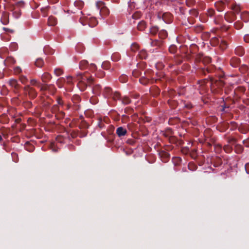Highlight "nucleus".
<instances>
[{
	"label": "nucleus",
	"instance_id": "obj_4",
	"mask_svg": "<svg viewBox=\"0 0 249 249\" xmlns=\"http://www.w3.org/2000/svg\"><path fill=\"white\" fill-rule=\"evenodd\" d=\"M8 84L11 87V90L16 95H17V99H18L20 96V90L21 86L18 84V81L13 78L10 79L8 82Z\"/></svg>",
	"mask_w": 249,
	"mask_h": 249
},
{
	"label": "nucleus",
	"instance_id": "obj_54",
	"mask_svg": "<svg viewBox=\"0 0 249 249\" xmlns=\"http://www.w3.org/2000/svg\"><path fill=\"white\" fill-rule=\"evenodd\" d=\"M211 62V58L209 56H204L202 59V63L204 64H209Z\"/></svg>",
	"mask_w": 249,
	"mask_h": 249
},
{
	"label": "nucleus",
	"instance_id": "obj_64",
	"mask_svg": "<svg viewBox=\"0 0 249 249\" xmlns=\"http://www.w3.org/2000/svg\"><path fill=\"white\" fill-rule=\"evenodd\" d=\"M230 124L231 125V130L233 131L236 128V127L237 126V124L236 123H235V122L232 121L230 123Z\"/></svg>",
	"mask_w": 249,
	"mask_h": 249
},
{
	"label": "nucleus",
	"instance_id": "obj_26",
	"mask_svg": "<svg viewBox=\"0 0 249 249\" xmlns=\"http://www.w3.org/2000/svg\"><path fill=\"white\" fill-rule=\"evenodd\" d=\"M57 23V19L53 17L50 16L48 18V24L49 26H55Z\"/></svg>",
	"mask_w": 249,
	"mask_h": 249
},
{
	"label": "nucleus",
	"instance_id": "obj_10",
	"mask_svg": "<svg viewBox=\"0 0 249 249\" xmlns=\"http://www.w3.org/2000/svg\"><path fill=\"white\" fill-rule=\"evenodd\" d=\"M24 5V2L22 1H19L17 2L16 5L14 6L12 11H13V16L16 18H18L20 16V10L19 9L18 7L22 6Z\"/></svg>",
	"mask_w": 249,
	"mask_h": 249
},
{
	"label": "nucleus",
	"instance_id": "obj_22",
	"mask_svg": "<svg viewBox=\"0 0 249 249\" xmlns=\"http://www.w3.org/2000/svg\"><path fill=\"white\" fill-rule=\"evenodd\" d=\"M199 8V7L197 6V7H196V8H193L191 9L189 11V15L191 17H195V18L197 17L199 15V11H198Z\"/></svg>",
	"mask_w": 249,
	"mask_h": 249
},
{
	"label": "nucleus",
	"instance_id": "obj_1",
	"mask_svg": "<svg viewBox=\"0 0 249 249\" xmlns=\"http://www.w3.org/2000/svg\"><path fill=\"white\" fill-rule=\"evenodd\" d=\"M74 78L78 81L77 86L82 91L86 90L88 85L90 86L94 83V78L91 76L89 75L87 72L83 73L77 72Z\"/></svg>",
	"mask_w": 249,
	"mask_h": 249
},
{
	"label": "nucleus",
	"instance_id": "obj_24",
	"mask_svg": "<svg viewBox=\"0 0 249 249\" xmlns=\"http://www.w3.org/2000/svg\"><path fill=\"white\" fill-rule=\"evenodd\" d=\"M9 122V118L5 113L0 115V123L3 124H8Z\"/></svg>",
	"mask_w": 249,
	"mask_h": 249
},
{
	"label": "nucleus",
	"instance_id": "obj_2",
	"mask_svg": "<svg viewBox=\"0 0 249 249\" xmlns=\"http://www.w3.org/2000/svg\"><path fill=\"white\" fill-rule=\"evenodd\" d=\"M230 8L232 11L226 12L224 15V18L228 22L232 23L236 19V15L240 13L242 8L239 4L232 2L230 5Z\"/></svg>",
	"mask_w": 249,
	"mask_h": 249
},
{
	"label": "nucleus",
	"instance_id": "obj_40",
	"mask_svg": "<svg viewBox=\"0 0 249 249\" xmlns=\"http://www.w3.org/2000/svg\"><path fill=\"white\" fill-rule=\"evenodd\" d=\"M35 64L36 67L38 68H41L44 65V62L43 59L38 58L36 59Z\"/></svg>",
	"mask_w": 249,
	"mask_h": 249
},
{
	"label": "nucleus",
	"instance_id": "obj_14",
	"mask_svg": "<svg viewBox=\"0 0 249 249\" xmlns=\"http://www.w3.org/2000/svg\"><path fill=\"white\" fill-rule=\"evenodd\" d=\"M116 133L119 137H122L126 134L127 130L123 127L120 126L117 128Z\"/></svg>",
	"mask_w": 249,
	"mask_h": 249
},
{
	"label": "nucleus",
	"instance_id": "obj_42",
	"mask_svg": "<svg viewBox=\"0 0 249 249\" xmlns=\"http://www.w3.org/2000/svg\"><path fill=\"white\" fill-rule=\"evenodd\" d=\"M233 25L234 27L236 30H240L242 29L244 25L243 22L239 20H238L237 21L235 22Z\"/></svg>",
	"mask_w": 249,
	"mask_h": 249
},
{
	"label": "nucleus",
	"instance_id": "obj_48",
	"mask_svg": "<svg viewBox=\"0 0 249 249\" xmlns=\"http://www.w3.org/2000/svg\"><path fill=\"white\" fill-rule=\"evenodd\" d=\"M153 71H152L151 70H149V69L145 71L144 73V75L146 77H148L149 80L150 79L153 78Z\"/></svg>",
	"mask_w": 249,
	"mask_h": 249
},
{
	"label": "nucleus",
	"instance_id": "obj_36",
	"mask_svg": "<svg viewBox=\"0 0 249 249\" xmlns=\"http://www.w3.org/2000/svg\"><path fill=\"white\" fill-rule=\"evenodd\" d=\"M121 94L118 91L113 92L112 94V96H111L110 99H113L114 101H116L117 100H121Z\"/></svg>",
	"mask_w": 249,
	"mask_h": 249
},
{
	"label": "nucleus",
	"instance_id": "obj_47",
	"mask_svg": "<svg viewBox=\"0 0 249 249\" xmlns=\"http://www.w3.org/2000/svg\"><path fill=\"white\" fill-rule=\"evenodd\" d=\"M123 104L124 105H128L130 103L131 100L127 96H124L120 100Z\"/></svg>",
	"mask_w": 249,
	"mask_h": 249
},
{
	"label": "nucleus",
	"instance_id": "obj_58",
	"mask_svg": "<svg viewBox=\"0 0 249 249\" xmlns=\"http://www.w3.org/2000/svg\"><path fill=\"white\" fill-rule=\"evenodd\" d=\"M110 66V63L108 61H105L102 63V67L104 69H108Z\"/></svg>",
	"mask_w": 249,
	"mask_h": 249
},
{
	"label": "nucleus",
	"instance_id": "obj_46",
	"mask_svg": "<svg viewBox=\"0 0 249 249\" xmlns=\"http://www.w3.org/2000/svg\"><path fill=\"white\" fill-rule=\"evenodd\" d=\"M71 101L73 104H78L81 101V98L78 95H74L71 98Z\"/></svg>",
	"mask_w": 249,
	"mask_h": 249
},
{
	"label": "nucleus",
	"instance_id": "obj_38",
	"mask_svg": "<svg viewBox=\"0 0 249 249\" xmlns=\"http://www.w3.org/2000/svg\"><path fill=\"white\" fill-rule=\"evenodd\" d=\"M167 36L168 34L166 30H161L160 31H159V36L160 39H164L167 37Z\"/></svg>",
	"mask_w": 249,
	"mask_h": 249
},
{
	"label": "nucleus",
	"instance_id": "obj_63",
	"mask_svg": "<svg viewBox=\"0 0 249 249\" xmlns=\"http://www.w3.org/2000/svg\"><path fill=\"white\" fill-rule=\"evenodd\" d=\"M139 49V46L136 43H133L131 46V50L133 52H135Z\"/></svg>",
	"mask_w": 249,
	"mask_h": 249
},
{
	"label": "nucleus",
	"instance_id": "obj_51",
	"mask_svg": "<svg viewBox=\"0 0 249 249\" xmlns=\"http://www.w3.org/2000/svg\"><path fill=\"white\" fill-rule=\"evenodd\" d=\"M142 74V71L139 69H135L132 71V75L134 77H138Z\"/></svg>",
	"mask_w": 249,
	"mask_h": 249
},
{
	"label": "nucleus",
	"instance_id": "obj_27",
	"mask_svg": "<svg viewBox=\"0 0 249 249\" xmlns=\"http://www.w3.org/2000/svg\"><path fill=\"white\" fill-rule=\"evenodd\" d=\"M146 27V23L144 20H142L139 22L137 25V29L138 30L142 31Z\"/></svg>",
	"mask_w": 249,
	"mask_h": 249
},
{
	"label": "nucleus",
	"instance_id": "obj_21",
	"mask_svg": "<svg viewBox=\"0 0 249 249\" xmlns=\"http://www.w3.org/2000/svg\"><path fill=\"white\" fill-rule=\"evenodd\" d=\"M66 81V80L65 78L61 77V78H59L56 81V84L57 86L59 88H62L63 87H64L66 88V87H65Z\"/></svg>",
	"mask_w": 249,
	"mask_h": 249
},
{
	"label": "nucleus",
	"instance_id": "obj_6",
	"mask_svg": "<svg viewBox=\"0 0 249 249\" xmlns=\"http://www.w3.org/2000/svg\"><path fill=\"white\" fill-rule=\"evenodd\" d=\"M185 3L188 7H193L196 5L201 10H204L205 7V3L202 1H196V0H185Z\"/></svg>",
	"mask_w": 249,
	"mask_h": 249
},
{
	"label": "nucleus",
	"instance_id": "obj_33",
	"mask_svg": "<svg viewBox=\"0 0 249 249\" xmlns=\"http://www.w3.org/2000/svg\"><path fill=\"white\" fill-rule=\"evenodd\" d=\"M180 122V119L177 117L170 118L169 119L168 123L170 125H175Z\"/></svg>",
	"mask_w": 249,
	"mask_h": 249
},
{
	"label": "nucleus",
	"instance_id": "obj_62",
	"mask_svg": "<svg viewBox=\"0 0 249 249\" xmlns=\"http://www.w3.org/2000/svg\"><path fill=\"white\" fill-rule=\"evenodd\" d=\"M56 141L58 143H64V138L62 136H58L56 138Z\"/></svg>",
	"mask_w": 249,
	"mask_h": 249
},
{
	"label": "nucleus",
	"instance_id": "obj_30",
	"mask_svg": "<svg viewBox=\"0 0 249 249\" xmlns=\"http://www.w3.org/2000/svg\"><path fill=\"white\" fill-rule=\"evenodd\" d=\"M16 62L15 59L11 56L7 57L5 59L4 63L5 65L9 66L14 64Z\"/></svg>",
	"mask_w": 249,
	"mask_h": 249
},
{
	"label": "nucleus",
	"instance_id": "obj_56",
	"mask_svg": "<svg viewBox=\"0 0 249 249\" xmlns=\"http://www.w3.org/2000/svg\"><path fill=\"white\" fill-rule=\"evenodd\" d=\"M223 149L226 153H230L232 151V148L231 146L227 144V145H224V146L223 147Z\"/></svg>",
	"mask_w": 249,
	"mask_h": 249
},
{
	"label": "nucleus",
	"instance_id": "obj_13",
	"mask_svg": "<svg viewBox=\"0 0 249 249\" xmlns=\"http://www.w3.org/2000/svg\"><path fill=\"white\" fill-rule=\"evenodd\" d=\"M52 76L50 73L47 72L43 73L41 76V79L43 82L48 83L51 80Z\"/></svg>",
	"mask_w": 249,
	"mask_h": 249
},
{
	"label": "nucleus",
	"instance_id": "obj_61",
	"mask_svg": "<svg viewBox=\"0 0 249 249\" xmlns=\"http://www.w3.org/2000/svg\"><path fill=\"white\" fill-rule=\"evenodd\" d=\"M30 83L32 86H36L39 87L40 83L38 82L36 79H33L30 80Z\"/></svg>",
	"mask_w": 249,
	"mask_h": 249
},
{
	"label": "nucleus",
	"instance_id": "obj_15",
	"mask_svg": "<svg viewBox=\"0 0 249 249\" xmlns=\"http://www.w3.org/2000/svg\"><path fill=\"white\" fill-rule=\"evenodd\" d=\"M113 92V91L110 88L105 87L103 94L105 98H110Z\"/></svg>",
	"mask_w": 249,
	"mask_h": 249
},
{
	"label": "nucleus",
	"instance_id": "obj_34",
	"mask_svg": "<svg viewBox=\"0 0 249 249\" xmlns=\"http://www.w3.org/2000/svg\"><path fill=\"white\" fill-rule=\"evenodd\" d=\"M159 31V28L157 26H152L149 29V33L153 36L156 35Z\"/></svg>",
	"mask_w": 249,
	"mask_h": 249
},
{
	"label": "nucleus",
	"instance_id": "obj_19",
	"mask_svg": "<svg viewBox=\"0 0 249 249\" xmlns=\"http://www.w3.org/2000/svg\"><path fill=\"white\" fill-rule=\"evenodd\" d=\"M92 93L96 95H99L101 92V87L99 84H95L92 88Z\"/></svg>",
	"mask_w": 249,
	"mask_h": 249
},
{
	"label": "nucleus",
	"instance_id": "obj_39",
	"mask_svg": "<svg viewBox=\"0 0 249 249\" xmlns=\"http://www.w3.org/2000/svg\"><path fill=\"white\" fill-rule=\"evenodd\" d=\"M149 80H150L149 79L148 77H146L145 75L142 76L139 79L140 82L142 84L144 85L147 84L148 83Z\"/></svg>",
	"mask_w": 249,
	"mask_h": 249
},
{
	"label": "nucleus",
	"instance_id": "obj_35",
	"mask_svg": "<svg viewBox=\"0 0 249 249\" xmlns=\"http://www.w3.org/2000/svg\"><path fill=\"white\" fill-rule=\"evenodd\" d=\"M173 135V131L171 128H168L163 132V135L166 138H170Z\"/></svg>",
	"mask_w": 249,
	"mask_h": 249
},
{
	"label": "nucleus",
	"instance_id": "obj_44",
	"mask_svg": "<svg viewBox=\"0 0 249 249\" xmlns=\"http://www.w3.org/2000/svg\"><path fill=\"white\" fill-rule=\"evenodd\" d=\"M74 5L77 7L78 9H81L84 6V2L80 0H76L74 2Z\"/></svg>",
	"mask_w": 249,
	"mask_h": 249
},
{
	"label": "nucleus",
	"instance_id": "obj_12",
	"mask_svg": "<svg viewBox=\"0 0 249 249\" xmlns=\"http://www.w3.org/2000/svg\"><path fill=\"white\" fill-rule=\"evenodd\" d=\"M73 77L71 76L67 77L66 84L68 87H66V89L68 91H71L72 90V86H73V83L72 81Z\"/></svg>",
	"mask_w": 249,
	"mask_h": 249
},
{
	"label": "nucleus",
	"instance_id": "obj_32",
	"mask_svg": "<svg viewBox=\"0 0 249 249\" xmlns=\"http://www.w3.org/2000/svg\"><path fill=\"white\" fill-rule=\"evenodd\" d=\"M148 53L145 50H142L140 51L139 53V54H138V56H139V57L142 59H146Z\"/></svg>",
	"mask_w": 249,
	"mask_h": 249
},
{
	"label": "nucleus",
	"instance_id": "obj_23",
	"mask_svg": "<svg viewBox=\"0 0 249 249\" xmlns=\"http://www.w3.org/2000/svg\"><path fill=\"white\" fill-rule=\"evenodd\" d=\"M163 42L161 40L157 39L152 40L151 42V46L152 47H157V48H160L163 44Z\"/></svg>",
	"mask_w": 249,
	"mask_h": 249
},
{
	"label": "nucleus",
	"instance_id": "obj_20",
	"mask_svg": "<svg viewBox=\"0 0 249 249\" xmlns=\"http://www.w3.org/2000/svg\"><path fill=\"white\" fill-rule=\"evenodd\" d=\"M240 19L244 22H248L249 21V12L244 11L240 14Z\"/></svg>",
	"mask_w": 249,
	"mask_h": 249
},
{
	"label": "nucleus",
	"instance_id": "obj_37",
	"mask_svg": "<svg viewBox=\"0 0 249 249\" xmlns=\"http://www.w3.org/2000/svg\"><path fill=\"white\" fill-rule=\"evenodd\" d=\"M213 166L214 167H218L222 163V160L221 158L216 157L213 160Z\"/></svg>",
	"mask_w": 249,
	"mask_h": 249
},
{
	"label": "nucleus",
	"instance_id": "obj_52",
	"mask_svg": "<svg viewBox=\"0 0 249 249\" xmlns=\"http://www.w3.org/2000/svg\"><path fill=\"white\" fill-rule=\"evenodd\" d=\"M63 73V71L60 68H56L54 70V73L57 76H59Z\"/></svg>",
	"mask_w": 249,
	"mask_h": 249
},
{
	"label": "nucleus",
	"instance_id": "obj_50",
	"mask_svg": "<svg viewBox=\"0 0 249 249\" xmlns=\"http://www.w3.org/2000/svg\"><path fill=\"white\" fill-rule=\"evenodd\" d=\"M215 14V11L213 8H209L208 9L206 13V15L207 16L210 17H213Z\"/></svg>",
	"mask_w": 249,
	"mask_h": 249
},
{
	"label": "nucleus",
	"instance_id": "obj_55",
	"mask_svg": "<svg viewBox=\"0 0 249 249\" xmlns=\"http://www.w3.org/2000/svg\"><path fill=\"white\" fill-rule=\"evenodd\" d=\"M142 16V14L140 12H139V11H137V12H135L132 16V18H133V19H138L139 18H141Z\"/></svg>",
	"mask_w": 249,
	"mask_h": 249
},
{
	"label": "nucleus",
	"instance_id": "obj_17",
	"mask_svg": "<svg viewBox=\"0 0 249 249\" xmlns=\"http://www.w3.org/2000/svg\"><path fill=\"white\" fill-rule=\"evenodd\" d=\"M0 21L3 25H7L9 22V14L6 12H3Z\"/></svg>",
	"mask_w": 249,
	"mask_h": 249
},
{
	"label": "nucleus",
	"instance_id": "obj_49",
	"mask_svg": "<svg viewBox=\"0 0 249 249\" xmlns=\"http://www.w3.org/2000/svg\"><path fill=\"white\" fill-rule=\"evenodd\" d=\"M219 45L220 49L222 50H225L228 47L227 43L224 40H221Z\"/></svg>",
	"mask_w": 249,
	"mask_h": 249
},
{
	"label": "nucleus",
	"instance_id": "obj_41",
	"mask_svg": "<svg viewBox=\"0 0 249 249\" xmlns=\"http://www.w3.org/2000/svg\"><path fill=\"white\" fill-rule=\"evenodd\" d=\"M244 150L243 147L239 144H237L235 145L234 151L235 153L237 154L241 153Z\"/></svg>",
	"mask_w": 249,
	"mask_h": 249
},
{
	"label": "nucleus",
	"instance_id": "obj_25",
	"mask_svg": "<svg viewBox=\"0 0 249 249\" xmlns=\"http://www.w3.org/2000/svg\"><path fill=\"white\" fill-rule=\"evenodd\" d=\"M229 125L230 124L228 123L222 122L219 124L218 126L220 131L224 132L228 129Z\"/></svg>",
	"mask_w": 249,
	"mask_h": 249
},
{
	"label": "nucleus",
	"instance_id": "obj_16",
	"mask_svg": "<svg viewBox=\"0 0 249 249\" xmlns=\"http://www.w3.org/2000/svg\"><path fill=\"white\" fill-rule=\"evenodd\" d=\"M245 49L241 46H238L234 50V53L236 55L239 56H242L245 54Z\"/></svg>",
	"mask_w": 249,
	"mask_h": 249
},
{
	"label": "nucleus",
	"instance_id": "obj_31",
	"mask_svg": "<svg viewBox=\"0 0 249 249\" xmlns=\"http://www.w3.org/2000/svg\"><path fill=\"white\" fill-rule=\"evenodd\" d=\"M220 41L219 39L215 36L212 37L210 40V44L212 46H216L219 44Z\"/></svg>",
	"mask_w": 249,
	"mask_h": 249
},
{
	"label": "nucleus",
	"instance_id": "obj_5",
	"mask_svg": "<svg viewBox=\"0 0 249 249\" xmlns=\"http://www.w3.org/2000/svg\"><path fill=\"white\" fill-rule=\"evenodd\" d=\"M24 94L25 96H28L30 99H35L37 95V92L33 87L30 85H26L23 87Z\"/></svg>",
	"mask_w": 249,
	"mask_h": 249
},
{
	"label": "nucleus",
	"instance_id": "obj_18",
	"mask_svg": "<svg viewBox=\"0 0 249 249\" xmlns=\"http://www.w3.org/2000/svg\"><path fill=\"white\" fill-rule=\"evenodd\" d=\"M211 70L209 68H197L196 70V72L197 74H202L203 75H206L207 73H210L211 72Z\"/></svg>",
	"mask_w": 249,
	"mask_h": 249
},
{
	"label": "nucleus",
	"instance_id": "obj_9",
	"mask_svg": "<svg viewBox=\"0 0 249 249\" xmlns=\"http://www.w3.org/2000/svg\"><path fill=\"white\" fill-rule=\"evenodd\" d=\"M96 6L98 9H100V14L104 16H107L109 14V10L106 6V4L102 1H99L96 3Z\"/></svg>",
	"mask_w": 249,
	"mask_h": 249
},
{
	"label": "nucleus",
	"instance_id": "obj_8",
	"mask_svg": "<svg viewBox=\"0 0 249 249\" xmlns=\"http://www.w3.org/2000/svg\"><path fill=\"white\" fill-rule=\"evenodd\" d=\"M231 4L228 0H220L215 2L214 6L218 12H221L224 10L226 5L230 7Z\"/></svg>",
	"mask_w": 249,
	"mask_h": 249
},
{
	"label": "nucleus",
	"instance_id": "obj_43",
	"mask_svg": "<svg viewBox=\"0 0 249 249\" xmlns=\"http://www.w3.org/2000/svg\"><path fill=\"white\" fill-rule=\"evenodd\" d=\"M151 92L154 96H156L160 94V89L157 87H154L151 90Z\"/></svg>",
	"mask_w": 249,
	"mask_h": 249
},
{
	"label": "nucleus",
	"instance_id": "obj_57",
	"mask_svg": "<svg viewBox=\"0 0 249 249\" xmlns=\"http://www.w3.org/2000/svg\"><path fill=\"white\" fill-rule=\"evenodd\" d=\"M203 55L200 53L197 54L195 58V61L196 62H202Z\"/></svg>",
	"mask_w": 249,
	"mask_h": 249
},
{
	"label": "nucleus",
	"instance_id": "obj_60",
	"mask_svg": "<svg viewBox=\"0 0 249 249\" xmlns=\"http://www.w3.org/2000/svg\"><path fill=\"white\" fill-rule=\"evenodd\" d=\"M19 80L22 84H26L28 81V79L26 76L21 75L19 77Z\"/></svg>",
	"mask_w": 249,
	"mask_h": 249
},
{
	"label": "nucleus",
	"instance_id": "obj_45",
	"mask_svg": "<svg viewBox=\"0 0 249 249\" xmlns=\"http://www.w3.org/2000/svg\"><path fill=\"white\" fill-rule=\"evenodd\" d=\"M88 66V62L87 60H83L80 61L79 63V68L81 70H84Z\"/></svg>",
	"mask_w": 249,
	"mask_h": 249
},
{
	"label": "nucleus",
	"instance_id": "obj_3",
	"mask_svg": "<svg viewBox=\"0 0 249 249\" xmlns=\"http://www.w3.org/2000/svg\"><path fill=\"white\" fill-rule=\"evenodd\" d=\"M211 82V89L214 93H217L219 92L220 89L224 86V82L219 79H215L213 77H210Z\"/></svg>",
	"mask_w": 249,
	"mask_h": 249
},
{
	"label": "nucleus",
	"instance_id": "obj_53",
	"mask_svg": "<svg viewBox=\"0 0 249 249\" xmlns=\"http://www.w3.org/2000/svg\"><path fill=\"white\" fill-rule=\"evenodd\" d=\"M120 55L118 53H114L111 56V59L114 61H117L120 59Z\"/></svg>",
	"mask_w": 249,
	"mask_h": 249
},
{
	"label": "nucleus",
	"instance_id": "obj_7",
	"mask_svg": "<svg viewBox=\"0 0 249 249\" xmlns=\"http://www.w3.org/2000/svg\"><path fill=\"white\" fill-rule=\"evenodd\" d=\"M79 21L83 25L88 24L91 27H95L98 24V21L95 18H80Z\"/></svg>",
	"mask_w": 249,
	"mask_h": 249
},
{
	"label": "nucleus",
	"instance_id": "obj_29",
	"mask_svg": "<svg viewBox=\"0 0 249 249\" xmlns=\"http://www.w3.org/2000/svg\"><path fill=\"white\" fill-rule=\"evenodd\" d=\"M240 61V59H239L238 58L235 57H232L230 61L231 65L233 67H237L238 64L239 63Z\"/></svg>",
	"mask_w": 249,
	"mask_h": 249
},
{
	"label": "nucleus",
	"instance_id": "obj_11",
	"mask_svg": "<svg viewBox=\"0 0 249 249\" xmlns=\"http://www.w3.org/2000/svg\"><path fill=\"white\" fill-rule=\"evenodd\" d=\"M158 17L159 18L161 17L163 20L167 23L171 22L172 20V15L169 12H165L163 14L159 13Z\"/></svg>",
	"mask_w": 249,
	"mask_h": 249
},
{
	"label": "nucleus",
	"instance_id": "obj_28",
	"mask_svg": "<svg viewBox=\"0 0 249 249\" xmlns=\"http://www.w3.org/2000/svg\"><path fill=\"white\" fill-rule=\"evenodd\" d=\"M47 90L51 94H54L56 90L54 86L52 84H46Z\"/></svg>",
	"mask_w": 249,
	"mask_h": 249
},
{
	"label": "nucleus",
	"instance_id": "obj_59",
	"mask_svg": "<svg viewBox=\"0 0 249 249\" xmlns=\"http://www.w3.org/2000/svg\"><path fill=\"white\" fill-rule=\"evenodd\" d=\"M52 112L53 113L59 111V107L57 105H54L51 108Z\"/></svg>",
	"mask_w": 249,
	"mask_h": 249
}]
</instances>
